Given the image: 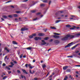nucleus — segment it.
I'll list each match as a JSON object with an SVG mask.
<instances>
[{"mask_svg":"<svg viewBox=\"0 0 80 80\" xmlns=\"http://www.w3.org/2000/svg\"><path fill=\"white\" fill-rule=\"evenodd\" d=\"M68 35V38H74L75 37V35H70V34H68L67 35Z\"/></svg>","mask_w":80,"mask_h":80,"instance_id":"1","label":"nucleus"},{"mask_svg":"<svg viewBox=\"0 0 80 80\" xmlns=\"http://www.w3.org/2000/svg\"><path fill=\"white\" fill-rule=\"evenodd\" d=\"M6 68L7 70H10V68L8 67H6Z\"/></svg>","mask_w":80,"mask_h":80,"instance_id":"27","label":"nucleus"},{"mask_svg":"<svg viewBox=\"0 0 80 80\" xmlns=\"http://www.w3.org/2000/svg\"><path fill=\"white\" fill-rule=\"evenodd\" d=\"M49 73H49V72H48V74L46 75V77H47V76H48V75H49Z\"/></svg>","mask_w":80,"mask_h":80,"instance_id":"59","label":"nucleus"},{"mask_svg":"<svg viewBox=\"0 0 80 80\" xmlns=\"http://www.w3.org/2000/svg\"><path fill=\"white\" fill-rule=\"evenodd\" d=\"M38 35L40 36H44V35H45V34L43 33H39Z\"/></svg>","mask_w":80,"mask_h":80,"instance_id":"10","label":"nucleus"},{"mask_svg":"<svg viewBox=\"0 0 80 80\" xmlns=\"http://www.w3.org/2000/svg\"><path fill=\"white\" fill-rule=\"evenodd\" d=\"M76 28V27L75 26H73V28H71L72 29H74Z\"/></svg>","mask_w":80,"mask_h":80,"instance_id":"34","label":"nucleus"},{"mask_svg":"<svg viewBox=\"0 0 80 80\" xmlns=\"http://www.w3.org/2000/svg\"><path fill=\"white\" fill-rule=\"evenodd\" d=\"M68 39V36L67 35L65 36L64 37L61 38V40L62 41H65V40H67Z\"/></svg>","mask_w":80,"mask_h":80,"instance_id":"2","label":"nucleus"},{"mask_svg":"<svg viewBox=\"0 0 80 80\" xmlns=\"http://www.w3.org/2000/svg\"><path fill=\"white\" fill-rule=\"evenodd\" d=\"M78 45H79V44H77L76 45L74 46L72 48H71V49H72L73 50V49H75V48H76V47H77Z\"/></svg>","mask_w":80,"mask_h":80,"instance_id":"11","label":"nucleus"},{"mask_svg":"<svg viewBox=\"0 0 80 80\" xmlns=\"http://www.w3.org/2000/svg\"><path fill=\"white\" fill-rule=\"evenodd\" d=\"M31 13H35V12H36V10L31 11Z\"/></svg>","mask_w":80,"mask_h":80,"instance_id":"30","label":"nucleus"},{"mask_svg":"<svg viewBox=\"0 0 80 80\" xmlns=\"http://www.w3.org/2000/svg\"><path fill=\"white\" fill-rule=\"evenodd\" d=\"M28 29L26 27L23 28H21V31H25V30H28Z\"/></svg>","mask_w":80,"mask_h":80,"instance_id":"5","label":"nucleus"},{"mask_svg":"<svg viewBox=\"0 0 80 80\" xmlns=\"http://www.w3.org/2000/svg\"><path fill=\"white\" fill-rule=\"evenodd\" d=\"M7 78V76H6L5 77H4V78H2V79L3 80H5V79H6V78Z\"/></svg>","mask_w":80,"mask_h":80,"instance_id":"33","label":"nucleus"},{"mask_svg":"<svg viewBox=\"0 0 80 80\" xmlns=\"http://www.w3.org/2000/svg\"><path fill=\"white\" fill-rule=\"evenodd\" d=\"M29 72L30 73H31V74H33V72H32L31 70H29Z\"/></svg>","mask_w":80,"mask_h":80,"instance_id":"40","label":"nucleus"},{"mask_svg":"<svg viewBox=\"0 0 80 80\" xmlns=\"http://www.w3.org/2000/svg\"><path fill=\"white\" fill-rule=\"evenodd\" d=\"M43 30H44V32H47V29H43Z\"/></svg>","mask_w":80,"mask_h":80,"instance_id":"43","label":"nucleus"},{"mask_svg":"<svg viewBox=\"0 0 80 80\" xmlns=\"http://www.w3.org/2000/svg\"><path fill=\"white\" fill-rule=\"evenodd\" d=\"M11 64L12 65V66L14 65V64H13V62H12L11 63Z\"/></svg>","mask_w":80,"mask_h":80,"instance_id":"48","label":"nucleus"},{"mask_svg":"<svg viewBox=\"0 0 80 80\" xmlns=\"http://www.w3.org/2000/svg\"><path fill=\"white\" fill-rule=\"evenodd\" d=\"M45 67H46V65H44L42 66V68H45Z\"/></svg>","mask_w":80,"mask_h":80,"instance_id":"42","label":"nucleus"},{"mask_svg":"<svg viewBox=\"0 0 80 80\" xmlns=\"http://www.w3.org/2000/svg\"><path fill=\"white\" fill-rule=\"evenodd\" d=\"M18 55H20V51H18Z\"/></svg>","mask_w":80,"mask_h":80,"instance_id":"58","label":"nucleus"},{"mask_svg":"<svg viewBox=\"0 0 80 80\" xmlns=\"http://www.w3.org/2000/svg\"><path fill=\"white\" fill-rule=\"evenodd\" d=\"M32 73H33H33H35V71L34 70H32Z\"/></svg>","mask_w":80,"mask_h":80,"instance_id":"55","label":"nucleus"},{"mask_svg":"<svg viewBox=\"0 0 80 80\" xmlns=\"http://www.w3.org/2000/svg\"><path fill=\"white\" fill-rule=\"evenodd\" d=\"M60 12L61 13H63V11H60Z\"/></svg>","mask_w":80,"mask_h":80,"instance_id":"64","label":"nucleus"},{"mask_svg":"<svg viewBox=\"0 0 80 80\" xmlns=\"http://www.w3.org/2000/svg\"><path fill=\"white\" fill-rule=\"evenodd\" d=\"M53 41V39H50V42H51L52 41Z\"/></svg>","mask_w":80,"mask_h":80,"instance_id":"60","label":"nucleus"},{"mask_svg":"<svg viewBox=\"0 0 80 80\" xmlns=\"http://www.w3.org/2000/svg\"><path fill=\"white\" fill-rule=\"evenodd\" d=\"M28 1V0H24L23 1V2H27Z\"/></svg>","mask_w":80,"mask_h":80,"instance_id":"52","label":"nucleus"},{"mask_svg":"<svg viewBox=\"0 0 80 80\" xmlns=\"http://www.w3.org/2000/svg\"><path fill=\"white\" fill-rule=\"evenodd\" d=\"M16 13H22V12L20 11H16Z\"/></svg>","mask_w":80,"mask_h":80,"instance_id":"18","label":"nucleus"},{"mask_svg":"<svg viewBox=\"0 0 80 80\" xmlns=\"http://www.w3.org/2000/svg\"><path fill=\"white\" fill-rule=\"evenodd\" d=\"M34 39L35 40H41L42 38L40 37H36L34 38Z\"/></svg>","mask_w":80,"mask_h":80,"instance_id":"7","label":"nucleus"},{"mask_svg":"<svg viewBox=\"0 0 80 80\" xmlns=\"http://www.w3.org/2000/svg\"><path fill=\"white\" fill-rule=\"evenodd\" d=\"M78 52H79V51H77L75 52V53H78Z\"/></svg>","mask_w":80,"mask_h":80,"instance_id":"57","label":"nucleus"},{"mask_svg":"<svg viewBox=\"0 0 80 80\" xmlns=\"http://www.w3.org/2000/svg\"><path fill=\"white\" fill-rule=\"evenodd\" d=\"M80 36V33H78L75 35V37H78Z\"/></svg>","mask_w":80,"mask_h":80,"instance_id":"19","label":"nucleus"},{"mask_svg":"<svg viewBox=\"0 0 80 80\" xmlns=\"http://www.w3.org/2000/svg\"><path fill=\"white\" fill-rule=\"evenodd\" d=\"M61 17H59L58 18V20H60V19H61Z\"/></svg>","mask_w":80,"mask_h":80,"instance_id":"63","label":"nucleus"},{"mask_svg":"<svg viewBox=\"0 0 80 80\" xmlns=\"http://www.w3.org/2000/svg\"><path fill=\"white\" fill-rule=\"evenodd\" d=\"M36 36V34H33L32 35L29 36V38H33V37H35Z\"/></svg>","mask_w":80,"mask_h":80,"instance_id":"4","label":"nucleus"},{"mask_svg":"<svg viewBox=\"0 0 80 80\" xmlns=\"http://www.w3.org/2000/svg\"><path fill=\"white\" fill-rule=\"evenodd\" d=\"M12 16H13L14 17H18L17 14H12Z\"/></svg>","mask_w":80,"mask_h":80,"instance_id":"20","label":"nucleus"},{"mask_svg":"<svg viewBox=\"0 0 80 80\" xmlns=\"http://www.w3.org/2000/svg\"><path fill=\"white\" fill-rule=\"evenodd\" d=\"M12 43L13 44H14V45H17L18 44V43L15 41H12Z\"/></svg>","mask_w":80,"mask_h":80,"instance_id":"15","label":"nucleus"},{"mask_svg":"<svg viewBox=\"0 0 80 80\" xmlns=\"http://www.w3.org/2000/svg\"><path fill=\"white\" fill-rule=\"evenodd\" d=\"M23 57V54H21L20 56V58H22V57Z\"/></svg>","mask_w":80,"mask_h":80,"instance_id":"45","label":"nucleus"},{"mask_svg":"<svg viewBox=\"0 0 80 80\" xmlns=\"http://www.w3.org/2000/svg\"><path fill=\"white\" fill-rule=\"evenodd\" d=\"M13 66L12 65H10L9 66V67L12 68V67H13Z\"/></svg>","mask_w":80,"mask_h":80,"instance_id":"49","label":"nucleus"},{"mask_svg":"<svg viewBox=\"0 0 80 80\" xmlns=\"http://www.w3.org/2000/svg\"><path fill=\"white\" fill-rule=\"evenodd\" d=\"M13 62L14 63H17V62L15 61H14Z\"/></svg>","mask_w":80,"mask_h":80,"instance_id":"54","label":"nucleus"},{"mask_svg":"<svg viewBox=\"0 0 80 80\" xmlns=\"http://www.w3.org/2000/svg\"><path fill=\"white\" fill-rule=\"evenodd\" d=\"M54 42L55 44H58V43H60V41H59L58 40H55L54 41Z\"/></svg>","mask_w":80,"mask_h":80,"instance_id":"8","label":"nucleus"},{"mask_svg":"<svg viewBox=\"0 0 80 80\" xmlns=\"http://www.w3.org/2000/svg\"><path fill=\"white\" fill-rule=\"evenodd\" d=\"M67 68H68V66H67L63 67V70H66Z\"/></svg>","mask_w":80,"mask_h":80,"instance_id":"16","label":"nucleus"},{"mask_svg":"<svg viewBox=\"0 0 80 80\" xmlns=\"http://www.w3.org/2000/svg\"><path fill=\"white\" fill-rule=\"evenodd\" d=\"M2 66H3V67L6 66V64L5 63H3L2 64Z\"/></svg>","mask_w":80,"mask_h":80,"instance_id":"47","label":"nucleus"},{"mask_svg":"<svg viewBox=\"0 0 80 80\" xmlns=\"http://www.w3.org/2000/svg\"><path fill=\"white\" fill-rule=\"evenodd\" d=\"M7 56H6L4 58V60H5V62H6V60L7 59Z\"/></svg>","mask_w":80,"mask_h":80,"instance_id":"35","label":"nucleus"},{"mask_svg":"<svg viewBox=\"0 0 80 80\" xmlns=\"http://www.w3.org/2000/svg\"><path fill=\"white\" fill-rule=\"evenodd\" d=\"M62 20H58L55 21V23H58L59 22H62Z\"/></svg>","mask_w":80,"mask_h":80,"instance_id":"17","label":"nucleus"},{"mask_svg":"<svg viewBox=\"0 0 80 80\" xmlns=\"http://www.w3.org/2000/svg\"><path fill=\"white\" fill-rule=\"evenodd\" d=\"M26 49L27 50H31L32 49V47H29L28 48H26Z\"/></svg>","mask_w":80,"mask_h":80,"instance_id":"13","label":"nucleus"},{"mask_svg":"<svg viewBox=\"0 0 80 80\" xmlns=\"http://www.w3.org/2000/svg\"><path fill=\"white\" fill-rule=\"evenodd\" d=\"M70 71H71V70H70V69H68L67 70V72H70Z\"/></svg>","mask_w":80,"mask_h":80,"instance_id":"31","label":"nucleus"},{"mask_svg":"<svg viewBox=\"0 0 80 80\" xmlns=\"http://www.w3.org/2000/svg\"><path fill=\"white\" fill-rule=\"evenodd\" d=\"M67 57H68V58H73V56L71 55V56H68Z\"/></svg>","mask_w":80,"mask_h":80,"instance_id":"32","label":"nucleus"},{"mask_svg":"<svg viewBox=\"0 0 80 80\" xmlns=\"http://www.w3.org/2000/svg\"><path fill=\"white\" fill-rule=\"evenodd\" d=\"M5 50H6L8 52H10V50H9L8 49H7V48H5Z\"/></svg>","mask_w":80,"mask_h":80,"instance_id":"25","label":"nucleus"},{"mask_svg":"<svg viewBox=\"0 0 80 80\" xmlns=\"http://www.w3.org/2000/svg\"><path fill=\"white\" fill-rule=\"evenodd\" d=\"M73 56H74L75 57H77V54H73Z\"/></svg>","mask_w":80,"mask_h":80,"instance_id":"41","label":"nucleus"},{"mask_svg":"<svg viewBox=\"0 0 80 80\" xmlns=\"http://www.w3.org/2000/svg\"><path fill=\"white\" fill-rule=\"evenodd\" d=\"M42 43H41V45H46L47 44V43L45 42V40H42Z\"/></svg>","mask_w":80,"mask_h":80,"instance_id":"6","label":"nucleus"},{"mask_svg":"<svg viewBox=\"0 0 80 80\" xmlns=\"http://www.w3.org/2000/svg\"><path fill=\"white\" fill-rule=\"evenodd\" d=\"M50 28H51V29H53L54 30H56V29H57V28L54 27H50Z\"/></svg>","mask_w":80,"mask_h":80,"instance_id":"21","label":"nucleus"},{"mask_svg":"<svg viewBox=\"0 0 80 80\" xmlns=\"http://www.w3.org/2000/svg\"><path fill=\"white\" fill-rule=\"evenodd\" d=\"M33 63H34V62H35V59H34L33 60Z\"/></svg>","mask_w":80,"mask_h":80,"instance_id":"61","label":"nucleus"},{"mask_svg":"<svg viewBox=\"0 0 80 80\" xmlns=\"http://www.w3.org/2000/svg\"><path fill=\"white\" fill-rule=\"evenodd\" d=\"M11 2V1H9L8 2H5V3H9V2Z\"/></svg>","mask_w":80,"mask_h":80,"instance_id":"50","label":"nucleus"},{"mask_svg":"<svg viewBox=\"0 0 80 80\" xmlns=\"http://www.w3.org/2000/svg\"><path fill=\"white\" fill-rule=\"evenodd\" d=\"M75 67H80V65H76Z\"/></svg>","mask_w":80,"mask_h":80,"instance_id":"56","label":"nucleus"},{"mask_svg":"<svg viewBox=\"0 0 80 80\" xmlns=\"http://www.w3.org/2000/svg\"><path fill=\"white\" fill-rule=\"evenodd\" d=\"M53 37H54V38H59L60 37L58 36L54 35L53 36Z\"/></svg>","mask_w":80,"mask_h":80,"instance_id":"12","label":"nucleus"},{"mask_svg":"<svg viewBox=\"0 0 80 80\" xmlns=\"http://www.w3.org/2000/svg\"><path fill=\"white\" fill-rule=\"evenodd\" d=\"M39 19V18H36L33 19V21H36V20H38Z\"/></svg>","mask_w":80,"mask_h":80,"instance_id":"26","label":"nucleus"},{"mask_svg":"<svg viewBox=\"0 0 80 80\" xmlns=\"http://www.w3.org/2000/svg\"><path fill=\"white\" fill-rule=\"evenodd\" d=\"M54 35H61L60 34V33H57L56 32H55L54 33Z\"/></svg>","mask_w":80,"mask_h":80,"instance_id":"23","label":"nucleus"},{"mask_svg":"<svg viewBox=\"0 0 80 80\" xmlns=\"http://www.w3.org/2000/svg\"><path fill=\"white\" fill-rule=\"evenodd\" d=\"M69 78H71V80H74V78L73 77H72L71 75H69Z\"/></svg>","mask_w":80,"mask_h":80,"instance_id":"14","label":"nucleus"},{"mask_svg":"<svg viewBox=\"0 0 80 80\" xmlns=\"http://www.w3.org/2000/svg\"><path fill=\"white\" fill-rule=\"evenodd\" d=\"M73 45V42H72L71 43L68 44L67 45L65 46V48H67V47H69L72 46V45Z\"/></svg>","mask_w":80,"mask_h":80,"instance_id":"3","label":"nucleus"},{"mask_svg":"<svg viewBox=\"0 0 80 80\" xmlns=\"http://www.w3.org/2000/svg\"><path fill=\"white\" fill-rule=\"evenodd\" d=\"M17 72H18V73H21V72H20V71L19 70H17Z\"/></svg>","mask_w":80,"mask_h":80,"instance_id":"39","label":"nucleus"},{"mask_svg":"<svg viewBox=\"0 0 80 80\" xmlns=\"http://www.w3.org/2000/svg\"><path fill=\"white\" fill-rule=\"evenodd\" d=\"M22 72H23V73H24L25 74H28V72H27L24 69H22Z\"/></svg>","mask_w":80,"mask_h":80,"instance_id":"9","label":"nucleus"},{"mask_svg":"<svg viewBox=\"0 0 80 80\" xmlns=\"http://www.w3.org/2000/svg\"><path fill=\"white\" fill-rule=\"evenodd\" d=\"M45 4H42L40 5L41 7H45Z\"/></svg>","mask_w":80,"mask_h":80,"instance_id":"29","label":"nucleus"},{"mask_svg":"<svg viewBox=\"0 0 80 80\" xmlns=\"http://www.w3.org/2000/svg\"><path fill=\"white\" fill-rule=\"evenodd\" d=\"M52 3V1H49V5H50V4Z\"/></svg>","mask_w":80,"mask_h":80,"instance_id":"46","label":"nucleus"},{"mask_svg":"<svg viewBox=\"0 0 80 80\" xmlns=\"http://www.w3.org/2000/svg\"><path fill=\"white\" fill-rule=\"evenodd\" d=\"M29 68H30V69H32V68H33V67L31 66L29 67Z\"/></svg>","mask_w":80,"mask_h":80,"instance_id":"51","label":"nucleus"},{"mask_svg":"<svg viewBox=\"0 0 80 80\" xmlns=\"http://www.w3.org/2000/svg\"><path fill=\"white\" fill-rule=\"evenodd\" d=\"M8 17H9V18H12V16L11 15H8Z\"/></svg>","mask_w":80,"mask_h":80,"instance_id":"38","label":"nucleus"},{"mask_svg":"<svg viewBox=\"0 0 80 80\" xmlns=\"http://www.w3.org/2000/svg\"><path fill=\"white\" fill-rule=\"evenodd\" d=\"M49 38H48V37H46L45 38H44V39L45 40H48V39Z\"/></svg>","mask_w":80,"mask_h":80,"instance_id":"24","label":"nucleus"},{"mask_svg":"<svg viewBox=\"0 0 80 80\" xmlns=\"http://www.w3.org/2000/svg\"><path fill=\"white\" fill-rule=\"evenodd\" d=\"M31 66V64H29L28 65V67H30Z\"/></svg>","mask_w":80,"mask_h":80,"instance_id":"62","label":"nucleus"},{"mask_svg":"<svg viewBox=\"0 0 80 80\" xmlns=\"http://www.w3.org/2000/svg\"><path fill=\"white\" fill-rule=\"evenodd\" d=\"M41 14V12H38L36 14L37 15H40Z\"/></svg>","mask_w":80,"mask_h":80,"instance_id":"37","label":"nucleus"},{"mask_svg":"<svg viewBox=\"0 0 80 80\" xmlns=\"http://www.w3.org/2000/svg\"><path fill=\"white\" fill-rule=\"evenodd\" d=\"M66 27L67 28H70V27H71V26L69 24H68L66 26Z\"/></svg>","mask_w":80,"mask_h":80,"instance_id":"22","label":"nucleus"},{"mask_svg":"<svg viewBox=\"0 0 80 80\" xmlns=\"http://www.w3.org/2000/svg\"><path fill=\"white\" fill-rule=\"evenodd\" d=\"M25 67H26V68H27V67H28V64H25Z\"/></svg>","mask_w":80,"mask_h":80,"instance_id":"44","label":"nucleus"},{"mask_svg":"<svg viewBox=\"0 0 80 80\" xmlns=\"http://www.w3.org/2000/svg\"><path fill=\"white\" fill-rule=\"evenodd\" d=\"M21 77H22V78H23V75H21Z\"/></svg>","mask_w":80,"mask_h":80,"instance_id":"53","label":"nucleus"},{"mask_svg":"<svg viewBox=\"0 0 80 80\" xmlns=\"http://www.w3.org/2000/svg\"><path fill=\"white\" fill-rule=\"evenodd\" d=\"M47 0H44L43 1V2H44V3H47Z\"/></svg>","mask_w":80,"mask_h":80,"instance_id":"36","label":"nucleus"},{"mask_svg":"<svg viewBox=\"0 0 80 80\" xmlns=\"http://www.w3.org/2000/svg\"><path fill=\"white\" fill-rule=\"evenodd\" d=\"M2 17L3 18H7V16H2Z\"/></svg>","mask_w":80,"mask_h":80,"instance_id":"28","label":"nucleus"}]
</instances>
